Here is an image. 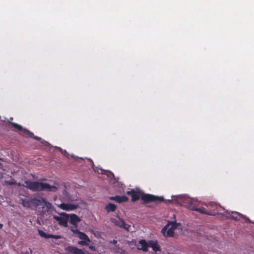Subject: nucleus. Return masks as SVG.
Wrapping results in <instances>:
<instances>
[{
    "mask_svg": "<svg viewBox=\"0 0 254 254\" xmlns=\"http://www.w3.org/2000/svg\"><path fill=\"white\" fill-rule=\"evenodd\" d=\"M38 233L39 235L46 239L48 238H53L56 240L59 239L61 238V236L60 235H53V234H47L45 232H44L43 231L39 230H38Z\"/></svg>",
    "mask_w": 254,
    "mask_h": 254,
    "instance_id": "9d476101",
    "label": "nucleus"
},
{
    "mask_svg": "<svg viewBox=\"0 0 254 254\" xmlns=\"http://www.w3.org/2000/svg\"><path fill=\"white\" fill-rule=\"evenodd\" d=\"M148 248V242L147 243L145 240H141L138 242L137 249L144 252H147Z\"/></svg>",
    "mask_w": 254,
    "mask_h": 254,
    "instance_id": "9b49d317",
    "label": "nucleus"
},
{
    "mask_svg": "<svg viewBox=\"0 0 254 254\" xmlns=\"http://www.w3.org/2000/svg\"><path fill=\"white\" fill-rule=\"evenodd\" d=\"M181 223H177L176 221L168 222L161 230L163 235L166 237H173L174 234V231Z\"/></svg>",
    "mask_w": 254,
    "mask_h": 254,
    "instance_id": "39448f33",
    "label": "nucleus"
},
{
    "mask_svg": "<svg viewBox=\"0 0 254 254\" xmlns=\"http://www.w3.org/2000/svg\"><path fill=\"white\" fill-rule=\"evenodd\" d=\"M3 227V224L1 223H0V229H1Z\"/></svg>",
    "mask_w": 254,
    "mask_h": 254,
    "instance_id": "b1692460",
    "label": "nucleus"
},
{
    "mask_svg": "<svg viewBox=\"0 0 254 254\" xmlns=\"http://www.w3.org/2000/svg\"><path fill=\"white\" fill-rule=\"evenodd\" d=\"M148 247L152 248L153 251L155 252L161 251L160 246L158 244L157 241H148Z\"/></svg>",
    "mask_w": 254,
    "mask_h": 254,
    "instance_id": "4468645a",
    "label": "nucleus"
},
{
    "mask_svg": "<svg viewBox=\"0 0 254 254\" xmlns=\"http://www.w3.org/2000/svg\"><path fill=\"white\" fill-rule=\"evenodd\" d=\"M19 203L24 207L26 208H36L38 206H43L46 204L45 199L41 197H24L20 198Z\"/></svg>",
    "mask_w": 254,
    "mask_h": 254,
    "instance_id": "20e7f679",
    "label": "nucleus"
},
{
    "mask_svg": "<svg viewBox=\"0 0 254 254\" xmlns=\"http://www.w3.org/2000/svg\"><path fill=\"white\" fill-rule=\"evenodd\" d=\"M105 208L107 212L109 213L110 212H114L117 208V206L114 204L109 203L105 206Z\"/></svg>",
    "mask_w": 254,
    "mask_h": 254,
    "instance_id": "f3484780",
    "label": "nucleus"
},
{
    "mask_svg": "<svg viewBox=\"0 0 254 254\" xmlns=\"http://www.w3.org/2000/svg\"><path fill=\"white\" fill-rule=\"evenodd\" d=\"M69 229L73 233L77 235L80 239L82 240V241L78 242L79 245L82 246H88L89 245L91 241L85 233L80 232L77 229H74L73 227H70Z\"/></svg>",
    "mask_w": 254,
    "mask_h": 254,
    "instance_id": "423d86ee",
    "label": "nucleus"
},
{
    "mask_svg": "<svg viewBox=\"0 0 254 254\" xmlns=\"http://www.w3.org/2000/svg\"><path fill=\"white\" fill-rule=\"evenodd\" d=\"M108 173L109 174H110V175L109 176V174H107V175H108V176H109V177H110V176H114V174H113V173H112L111 172H110V171H108Z\"/></svg>",
    "mask_w": 254,
    "mask_h": 254,
    "instance_id": "4be33fe9",
    "label": "nucleus"
},
{
    "mask_svg": "<svg viewBox=\"0 0 254 254\" xmlns=\"http://www.w3.org/2000/svg\"><path fill=\"white\" fill-rule=\"evenodd\" d=\"M112 221L114 222L116 225L120 226V227L126 228L125 222L123 220L119 219V220L117 221L114 219H112Z\"/></svg>",
    "mask_w": 254,
    "mask_h": 254,
    "instance_id": "a211bd4d",
    "label": "nucleus"
},
{
    "mask_svg": "<svg viewBox=\"0 0 254 254\" xmlns=\"http://www.w3.org/2000/svg\"><path fill=\"white\" fill-rule=\"evenodd\" d=\"M67 250L70 253L73 254H87L82 250L79 249L75 247L69 246L67 248Z\"/></svg>",
    "mask_w": 254,
    "mask_h": 254,
    "instance_id": "2eb2a0df",
    "label": "nucleus"
},
{
    "mask_svg": "<svg viewBox=\"0 0 254 254\" xmlns=\"http://www.w3.org/2000/svg\"><path fill=\"white\" fill-rule=\"evenodd\" d=\"M9 122L10 123V124H11V125L13 127V128H16V123H11L9 121Z\"/></svg>",
    "mask_w": 254,
    "mask_h": 254,
    "instance_id": "412c9836",
    "label": "nucleus"
},
{
    "mask_svg": "<svg viewBox=\"0 0 254 254\" xmlns=\"http://www.w3.org/2000/svg\"><path fill=\"white\" fill-rule=\"evenodd\" d=\"M68 221L70 224L74 226V227H73L74 229H77L78 226L77 223L81 221V219L77 215L72 214L69 215Z\"/></svg>",
    "mask_w": 254,
    "mask_h": 254,
    "instance_id": "1a4fd4ad",
    "label": "nucleus"
},
{
    "mask_svg": "<svg viewBox=\"0 0 254 254\" xmlns=\"http://www.w3.org/2000/svg\"><path fill=\"white\" fill-rule=\"evenodd\" d=\"M54 218L58 222L59 224L64 227H67L69 215L63 213L61 216H54Z\"/></svg>",
    "mask_w": 254,
    "mask_h": 254,
    "instance_id": "6e6552de",
    "label": "nucleus"
},
{
    "mask_svg": "<svg viewBox=\"0 0 254 254\" xmlns=\"http://www.w3.org/2000/svg\"><path fill=\"white\" fill-rule=\"evenodd\" d=\"M89 248L93 251H95V248L94 246H90Z\"/></svg>",
    "mask_w": 254,
    "mask_h": 254,
    "instance_id": "5701e85b",
    "label": "nucleus"
},
{
    "mask_svg": "<svg viewBox=\"0 0 254 254\" xmlns=\"http://www.w3.org/2000/svg\"><path fill=\"white\" fill-rule=\"evenodd\" d=\"M32 251L30 248H28V251H26L25 252H22L20 254H29V253H32Z\"/></svg>",
    "mask_w": 254,
    "mask_h": 254,
    "instance_id": "6ab92c4d",
    "label": "nucleus"
},
{
    "mask_svg": "<svg viewBox=\"0 0 254 254\" xmlns=\"http://www.w3.org/2000/svg\"><path fill=\"white\" fill-rule=\"evenodd\" d=\"M127 193L131 196V201H136L140 198L145 203H149L151 202H163L164 200L163 197L155 196L150 194H144L143 192L136 191L132 189L127 191Z\"/></svg>",
    "mask_w": 254,
    "mask_h": 254,
    "instance_id": "f03ea898",
    "label": "nucleus"
},
{
    "mask_svg": "<svg viewBox=\"0 0 254 254\" xmlns=\"http://www.w3.org/2000/svg\"><path fill=\"white\" fill-rule=\"evenodd\" d=\"M18 172H19V170H18V171H17V174L18 173Z\"/></svg>",
    "mask_w": 254,
    "mask_h": 254,
    "instance_id": "a878e982",
    "label": "nucleus"
},
{
    "mask_svg": "<svg viewBox=\"0 0 254 254\" xmlns=\"http://www.w3.org/2000/svg\"><path fill=\"white\" fill-rule=\"evenodd\" d=\"M110 199L114 200L118 203H122L127 202L128 200V198L126 196L116 195L115 196L110 197Z\"/></svg>",
    "mask_w": 254,
    "mask_h": 254,
    "instance_id": "ddd939ff",
    "label": "nucleus"
},
{
    "mask_svg": "<svg viewBox=\"0 0 254 254\" xmlns=\"http://www.w3.org/2000/svg\"><path fill=\"white\" fill-rule=\"evenodd\" d=\"M232 213L233 214V215L231 216V218L236 221H238L240 220V218L239 217L249 219L248 218H246V217L245 215L240 213L237 212H233Z\"/></svg>",
    "mask_w": 254,
    "mask_h": 254,
    "instance_id": "dca6fc26",
    "label": "nucleus"
},
{
    "mask_svg": "<svg viewBox=\"0 0 254 254\" xmlns=\"http://www.w3.org/2000/svg\"><path fill=\"white\" fill-rule=\"evenodd\" d=\"M110 244H114V245H116V244H117V240H112V241H111L110 242Z\"/></svg>",
    "mask_w": 254,
    "mask_h": 254,
    "instance_id": "aec40b11",
    "label": "nucleus"
},
{
    "mask_svg": "<svg viewBox=\"0 0 254 254\" xmlns=\"http://www.w3.org/2000/svg\"><path fill=\"white\" fill-rule=\"evenodd\" d=\"M64 193H67V192L65 190H64Z\"/></svg>",
    "mask_w": 254,
    "mask_h": 254,
    "instance_id": "393cba45",
    "label": "nucleus"
},
{
    "mask_svg": "<svg viewBox=\"0 0 254 254\" xmlns=\"http://www.w3.org/2000/svg\"><path fill=\"white\" fill-rule=\"evenodd\" d=\"M177 201L181 205L185 206L190 210L197 211L202 214L211 216L215 215L219 211V209L220 208V207L218 206L216 203L211 202H210L209 205L211 206H215L217 212H208L204 207L197 208L196 205V201L194 199L186 196H181L178 197L177 198Z\"/></svg>",
    "mask_w": 254,
    "mask_h": 254,
    "instance_id": "f257e3e1",
    "label": "nucleus"
},
{
    "mask_svg": "<svg viewBox=\"0 0 254 254\" xmlns=\"http://www.w3.org/2000/svg\"><path fill=\"white\" fill-rule=\"evenodd\" d=\"M60 208L66 211L73 210L77 208V205L74 204L62 203Z\"/></svg>",
    "mask_w": 254,
    "mask_h": 254,
    "instance_id": "f8f14e48",
    "label": "nucleus"
},
{
    "mask_svg": "<svg viewBox=\"0 0 254 254\" xmlns=\"http://www.w3.org/2000/svg\"><path fill=\"white\" fill-rule=\"evenodd\" d=\"M22 185L33 191H44L48 190L50 191L56 192L58 190L57 187L55 186H51L49 184L38 182H31L25 181Z\"/></svg>",
    "mask_w": 254,
    "mask_h": 254,
    "instance_id": "7ed1b4c3",
    "label": "nucleus"
},
{
    "mask_svg": "<svg viewBox=\"0 0 254 254\" xmlns=\"http://www.w3.org/2000/svg\"><path fill=\"white\" fill-rule=\"evenodd\" d=\"M17 131L19 132L20 134L27 138H33L34 139L38 141H40L42 139L41 137L37 136H34L32 132L25 128H23L20 125L18 124H17Z\"/></svg>",
    "mask_w": 254,
    "mask_h": 254,
    "instance_id": "0eeeda50",
    "label": "nucleus"
}]
</instances>
